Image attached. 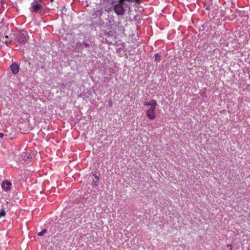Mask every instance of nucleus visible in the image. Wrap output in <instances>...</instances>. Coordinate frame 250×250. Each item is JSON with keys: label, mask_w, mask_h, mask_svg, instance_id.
Returning <instances> with one entry per match:
<instances>
[{"label": "nucleus", "mask_w": 250, "mask_h": 250, "mask_svg": "<svg viewBox=\"0 0 250 250\" xmlns=\"http://www.w3.org/2000/svg\"><path fill=\"white\" fill-rule=\"evenodd\" d=\"M41 0H34L31 3V6L30 8V11L32 12L37 13L42 9L43 6L41 3Z\"/></svg>", "instance_id": "1"}, {"label": "nucleus", "mask_w": 250, "mask_h": 250, "mask_svg": "<svg viewBox=\"0 0 250 250\" xmlns=\"http://www.w3.org/2000/svg\"><path fill=\"white\" fill-rule=\"evenodd\" d=\"M156 107H150L146 111V115L148 118L151 120H155L156 118Z\"/></svg>", "instance_id": "2"}, {"label": "nucleus", "mask_w": 250, "mask_h": 250, "mask_svg": "<svg viewBox=\"0 0 250 250\" xmlns=\"http://www.w3.org/2000/svg\"><path fill=\"white\" fill-rule=\"evenodd\" d=\"M113 10L115 13L118 16H123L125 12V9L123 5H117L115 4L113 6Z\"/></svg>", "instance_id": "3"}, {"label": "nucleus", "mask_w": 250, "mask_h": 250, "mask_svg": "<svg viewBox=\"0 0 250 250\" xmlns=\"http://www.w3.org/2000/svg\"><path fill=\"white\" fill-rule=\"evenodd\" d=\"M19 42L21 43H25L27 41V38L23 33L20 32L18 36Z\"/></svg>", "instance_id": "4"}, {"label": "nucleus", "mask_w": 250, "mask_h": 250, "mask_svg": "<svg viewBox=\"0 0 250 250\" xmlns=\"http://www.w3.org/2000/svg\"><path fill=\"white\" fill-rule=\"evenodd\" d=\"M11 70L14 74H17L19 72V65L16 63H12L10 66Z\"/></svg>", "instance_id": "5"}, {"label": "nucleus", "mask_w": 250, "mask_h": 250, "mask_svg": "<svg viewBox=\"0 0 250 250\" xmlns=\"http://www.w3.org/2000/svg\"><path fill=\"white\" fill-rule=\"evenodd\" d=\"M11 185V183L10 182L5 181L2 182L1 187L3 189L8 191L10 189Z\"/></svg>", "instance_id": "6"}, {"label": "nucleus", "mask_w": 250, "mask_h": 250, "mask_svg": "<svg viewBox=\"0 0 250 250\" xmlns=\"http://www.w3.org/2000/svg\"><path fill=\"white\" fill-rule=\"evenodd\" d=\"M144 104L147 106L151 105V107H156L157 105V102L155 100H152L150 102L146 101Z\"/></svg>", "instance_id": "7"}, {"label": "nucleus", "mask_w": 250, "mask_h": 250, "mask_svg": "<svg viewBox=\"0 0 250 250\" xmlns=\"http://www.w3.org/2000/svg\"><path fill=\"white\" fill-rule=\"evenodd\" d=\"M211 8L208 9V7L206 8L207 10H209V12L208 13L209 17L210 19H213L216 16L217 12L216 11L214 12V10L213 9L212 10H211Z\"/></svg>", "instance_id": "8"}, {"label": "nucleus", "mask_w": 250, "mask_h": 250, "mask_svg": "<svg viewBox=\"0 0 250 250\" xmlns=\"http://www.w3.org/2000/svg\"><path fill=\"white\" fill-rule=\"evenodd\" d=\"M103 10L102 9H100V10H97L96 11H95V13H94V15H95L96 16H98V17H100L103 14Z\"/></svg>", "instance_id": "9"}, {"label": "nucleus", "mask_w": 250, "mask_h": 250, "mask_svg": "<svg viewBox=\"0 0 250 250\" xmlns=\"http://www.w3.org/2000/svg\"><path fill=\"white\" fill-rule=\"evenodd\" d=\"M131 0H126V1H130ZM125 1V0H119L118 1V3L116 4L117 5H123L124 6V1Z\"/></svg>", "instance_id": "10"}, {"label": "nucleus", "mask_w": 250, "mask_h": 250, "mask_svg": "<svg viewBox=\"0 0 250 250\" xmlns=\"http://www.w3.org/2000/svg\"><path fill=\"white\" fill-rule=\"evenodd\" d=\"M46 232V229H43L41 232H39L38 233V235L39 236H42L43 235L45 232Z\"/></svg>", "instance_id": "11"}, {"label": "nucleus", "mask_w": 250, "mask_h": 250, "mask_svg": "<svg viewBox=\"0 0 250 250\" xmlns=\"http://www.w3.org/2000/svg\"><path fill=\"white\" fill-rule=\"evenodd\" d=\"M155 61H160L161 60V56L158 54H156L155 55Z\"/></svg>", "instance_id": "12"}, {"label": "nucleus", "mask_w": 250, "mask_h": 250, "mask_svg": "<svg viewBox=\"0 0 250 250\" xmlns=\"http://www.w3.org/2000/svg\"><path fill=\"white\" fill-rule=\"evenodd\" d=\"M6 215V212L4 210H2L0 212V218L1 217H4Z\"/></svg>", "instance_id": "13"}, {"label": "nucleus", "mask_w": 250, "mask_h": 250, "mask_svg": "<svg viewBox=\"0 0 250 250\" xmlns=\"http://www.w3.org/2000/svg\"><path fill=\"white\" fill-rule=\"evenodd\" d=\"M131 2L140 4L141 2V0H131Z\"/></svg>", "instance_id": "14"}, {"label": "nucleus", "mask_w": 250, "mask_h": 250, "mask_svg": "<svg viewBox=\"0 0 250 250\" xmlns=\"http://www.w3.org/2000/svg\"><path fill=\"white\" fill-rule=\"evenodd\" d=\"M83 44L84 45V46L85 47H87L89 46V44L87 43H86V42H83Z\"/></svg>", "instance_id": "15"}, {"label": "nucleus", "mask_w": 250, "mask_h": 250, "mask_svg": "<svg viewBox=\"0 0 250 250\" xmlns=\"http://www.w3.org/2000/svg\"><path fill=\"white\" fill-rule=\"evenodd\" d=\"M7 38H8V37L6 36L5 37V39H4V41H2V42H4V43H7L8 42V40L7 39Z\"/></svg>", "instance_id": "16"}, {"label": "nucleus", "mask_w": 250, "mask_h": 250, "mask_svg": "<svg viewBox=\"0 0 250 250\" xmlns=\"http://www.w3.org/2000/svg\"><path fill=\"white\" fill-rule=\"evenodd\" d=\"M227 247L228 248H230V250H232V245H230V244H229V245H228Z\"/></svg>", "instance_id": "17"}, {"label": "nucleus", "mask_w": 250, "mask_h": 250, "mask_svg": "<svg viewBox=\"0 0 250 250\" xmlns=\"http://www.w3.org/2000/svg\"><path fill=\"white\" fill-rule=\"evenodd\" d=\"M4 137V134L2 133H0V138H2Z\"/></svg>", "instance_id": "18"}, {"label": "nucleus", "mask_w": 250, "mask_h": 250, "mask_svg": "<svg viewBox=\"0 0 250 250\" xmlns=\"http://www.w3.org/2000/svg\"><path fill=\"white\" fill-rule=\"evenodd\" d=\"M94 177H95V178L96 179H99V177H98V176L97 175H94Z\"/></svg>", "instance_id": "19"}, {"label": "nucleus", "mask_w": 250, "mask_h": 250, "mask_svg": "<svg viewBox=\"0 0 250 250\" xmlns=\"http://www.w3.org/2000/svg\"><path fill=\"white\" fill-rule=\"evenodd\" d=\"M51 2H53L54 0H49Z\"/></svg>", "instance_id": "20"}, {"label": "nucleus", "mask_w": 250, "mask_h": 250, "mask_svg": "<svg viewBox=\"0 0 250 250\" xmlns=\"http://www.w3.org/2000/svg\"><path fill=\"white\" fill-rule=\"evenodd\" d=\"M110 106H112V103H111V104H110Z\"/></svg>", "instance_id": "21"}, {"label": "nucleus", "mask_w": 250, "mask_h": 250, "mask_svg": "<svg viewBox=\"0 0 250 250\" xmlns=\"http://www.w3.org/2000/svg\"><path fill=\"white\" fill-rule=\"evenodd\" d=\"M249 250H250V249Z\"/></svg>", "instance_id": "22"}]
</instances>
